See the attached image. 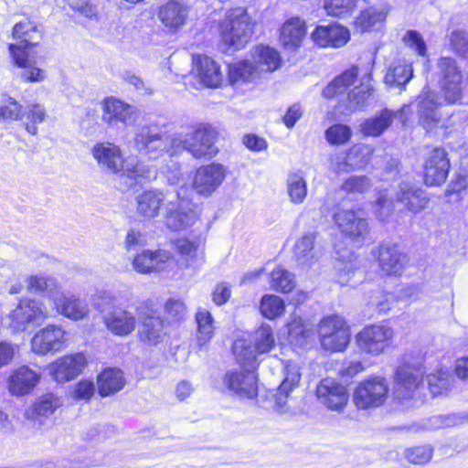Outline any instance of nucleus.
Masks as SVG:
<instances>
[{"instance_id": "26", "label": "nucleus", "mask_w": 468, "mask_h": 468, "mask_svg": "<svg viewBox=\"0 0 468 468\" xmlns=\"http://www.w3.org/2000/svg\"><path fill=\"white\" fill-rule=\"evenodd\" d=\"M334 218L340 231L353 239L367 233L366 219L353 210H340Z\"/></svg>"}, {"instance_id": "63", "label": "nucleus", "mask_w": 468, "mask_h": 468, "mask_svg": "<svg viewBox=\"0 0 468 468\" xmlns=\"http://www.w3.org/2000/svg\"><path fill=\"white\" fill-rule=\"evenodd\" d=\"M433 454V448L429 445L416 446L411 449V463L425 464L429 463Z\"/></svg>"}, {"instance_id": "14", "label": "nucleus", "mask_w": 468, "mask_h": 468, "mask_svg": "<svg viewBox=\"0 0 468 468\" xmlns=\"http://www.w3.org/2000/svg\"><path fill=\"white\" fill-rule=\"evenodd\" d=\"M450 160L443 148L435 147L428 154L424 165V182L430 186L442 185L448 176Z\"/></svg>"}, {"instance_id": "3", "label": "nucleus", "mask_w": 468, "mask_h": 468, "mask_svg": "<svg viewBox=\"0 0 468 468\" xmlns=\"http://www.w3.org/2000/svg\"><path fill=\"white\" fill-rule=\"evenodd\" d=\"M116 301L109 292H100L95 300L96 309L102 314L106 329L115 336L126 337L133 334L138 324V315L122 306H112Z\"/></svg>"}, {"instance_id": "28", "label": "nucleus", "mask_w": 468, "mask_h": 468, "mask_svg": "<svg viewBox=\"0 0 468 468\" xmlns=\"http://www.w3.org/2000/svg\"><path fill=\"white\" fill-rule=\"evenodd\" d=\"M194 69L200 81L207 87L216 88L223 80L219 66L209 57L198 55L194 58Z\"/></svg>"}, {"instance_id": "21", "label": "nucleus", "mask_w": 468, "mask_h": 468, "mask_svg": "<svg viewBox=\"0 0 468 468\" xmlns=\"http://www.w3.org/2000/svg\"><path fill=\"white\" fill-rule=\"evenodd\" d=\"M313 41L321 48H338L350 39L349 30L337 23L315 27L311 35Z\"/></svg>"}, {"instance_id": "11", "label": "nucleus", "mask_w": 468, "mask_h": 468, "mask_svg": "<svg viewBox=\"0 0 468 468\" xmlns=\"http://www.w3.org/2000/svg\"><path fill=\"white\" fill-rule=\"evenodd\" d=\"M315 393L321 404L330 410L338 412L344 410L349 399L347 388L331 378L320 380Z\"/></svg>"}, {"instance_id": "39", "label": "nucleus", "mask_w": 468, "mask_h": 468, "mask_svg": "<svg viewBox=\"0 0 468 468\" xmlns=\"http://www.w3.org/2000/svg\"><path fill=\"white\" fill-rule=\"evenodd\" d=\"M232 352L235 356L237 362L246 368L250 370L256 368L258 366L257 355H259L252 347L250 343L245 339H237L233 343Z\"/></svg>"}, {"instance_id": "20", "label": "nucleus", "mask_w": 468, "mask_h": 468, "mask_svg": "<svg viewBox=\"0 0 468 468\" xmlns=\"http://www.w3.org/2000/svg\"><path fill=\"white\" fill-rule=\"evenodd\" d=\"M87 365V359L82 353L64 356L53 362L48 369L57 382H66L80 375Z\"/></svg>"}, {"instance_id": "33", "label": "nucleus", "mask_w": 468, "mask_h": 468, "mask_svg": "<svg viewBox=\"0 0 468 468\" xmlns=\"http://www.w3.org/2000/svg\"><path fill=\"white\" fill-rule=\"evenodd\" d=\"M187 16V7L179 1L170 0L160 7L159 18L170 28L181 27Z\"/></svg>"}, {"instance_id": "2", "label": "nucleus", "mask_w": 468, "mask_h": 468, "mask_svg": "<svg viewBox=\"0 0 468 468\" xmlns=\"http://www.w3.org/2000/svg\"><path fill=\"white\" fill-rule=\"evenodd\" d=\"M91 154L98 165L107 172L128 180L131 187L139 179L150 180L155 177V169L136 157L124 158L121 148L110 142L98 143L91 148Z\"/></svg>"}, {"instance_id": "54", "label": "nucleus", "mask_w": 468, "mask_h": 468, "mask_svg": "<svg viewBox=\"0 0 468 468\" xmlns=\"http://www.w3.org/2000/svg\"><path fill=\"white\" fill-rule=\"evenodd\" d=\"M370 84H362L354 88L348 93V107L351 110H359L367 106L369 97L372 95Z\"/></svg>"}, {"instance_id": "56", "label": "nucleus", "mask_w": 468, "mask_h": 468, "mask_svg": "<svg viewBox=\"0 0 468 468\" xmlns=\"http://www.w3.org/2000/svg\"><path fill=\"white\" fill-rule=\"evenodd\" d=\"M289 339L295 345H303L313 335L310 329H306L300 318L292 320L288 324Z\"/></svg>"}, {"instance_id": "61", "label": "nucleus", "mask_w": 468, "mask_h": 468, "mask_svg": "<svg viewBox=\"0 0 468 468\" xmlns=\"http://www.w3.org/2000/svg\"><path fill=\"white\" fill-rule=\"evenodd\" d=\"M394 203L387 197L385 193H381L373 206V213L380 221H385L392 214Z\"/></svg>"}, {"instance_id": "25", "label": "nucleus", "mask_w": 468, "mask_h": 468, "mask_svg": "<svg viewBox=\"0 0 468 468\" xmlns=\"http://www.w3.org/2000/svg\"><path fill=\"white\" fill-rule=\"evenodd\" d=\"M133 107L114 97L102 101V120L108 124L115 122L130 123L133 121Z\"/></svg>"}, {"instance_id": "31", "label": "nucleus", "mask_w": 468, "mask_h": 468, "mask_svg": "<svg viewBox=\"0 0 468 468\" xmlns=\"http://www.w3.org/2000/svg\"><path fill=\"white\" fill-rule=\"evenodd\" d=\"M12 36L15 39L19 40L14 45L22 46L26 50H30L41 39V32L37 24L29 19L16 23L13 27Z\"/></svg>"}, {"instance_id": "50", "label": "nucleus", "mask_w": 468, "mask_h": 468, "mask_svg": "<svg viewBox=\"0 0 468 468\" xmlns=\"http://www.w3.org/2000/svg\"><path fill=\"white\" fill-rule=\"evenodd\" d=\"M410 363L403 361L395 371L394 392L398 399H407L410 394Z\"/></svg>"}, {"instance_id": "19", "label": "nucleus", "mask_w": 468, "mask_h": 468, "mask_svg": "<svg viewBox=\"0 0 468 468\" xmlns=\"http://www.w3.org/2000/svg\"><path fill=\"white\" fill-rule=\"evenodd\" d=\"M439 69L441 74V86L445 100L449 103H454L461 97V72L455 65L454 59L448 57L440 59Z\"/></svg>"}, {"instance_id": "22", "label": "nucleus", "mask_w": 468, "mask_h": 468, "mask_svg": "<svg viewBox=\"0 0 468 468\" xmlns=\"http://www.w3.org/2000/svg\"><path fill=\"white\" fill-rule=\"evenodd\" d=\"M165 199V193L158 188H149L135 197L136 213L144 219H153L159 216Z\"/></svg>"}, {"instance_id": "55", "label": "nucleus", "mask_w": 468, "mask_h": 468, "mask_svg": "<svg viewBox=\"0 0 468 468\" xmlns=\"http://www.w3.org/2000/svg\"><path fill=\"white\" fill-rule=\"evenodd\" d=\"M22 105L15 99L7 97L0 104V122L22 121Z\"/></svg>"}, {"instance_id": "51", "label": "nucleus", "mask_w": 468, "mask_h": 468, "mask_svg": "<svg viewBox=\"0 0 468 468\" xmlns=\"http://www.w3.org/2000/svg\"><path fill=\"white\" fill-rule=\"evenodd\" d=\"M288 194L292 202L301 204L307 195L306 182L300 173H292L287 179Z\"/></svg>"}, {"instance_id": "64", "label": "nucleus", "mask_w": 468, "mask_h": 468, "mask_svg": "<svg viewBox=\"0 0 468 468\" xmlns=\"http://www.w3.org/2000/svg\"><path fill=\"white\" fill-rule=\"evenodd\" d=\"M450 40L452 49L456 53L462 56H465L468 53V36L465 32L461 30L453 31Z\"/></svg>"}, {"instance_id": "29", "label": "nucleus", "mask_w": 468, "mask_h": 468, "mask_svg": "<svg viewBox=\"0 0 468 468\" xmlns=\"http://www.w3.org/2000/svg\"><path fill=\"white\" fill-rule=\"evenodd\" d=\"M39 374L27 366L16 369L9 378L8 388L13 395L30 392L39 380Z\"/></svg>"}, {"instance_id": "43", "label": "nucleus", "mask_w": 468, "mask_h": 468, "mask_svg": "<svg viewBox=\"0 0 468 468\" xmlns=\"http://www.w3.org/2000/svg\"><path fill=\"white\" fill-rule=\"evenodd\" d=\"M385 83L389 87L398 88L399 90L406 89L410 81V69L405 60H397L388 69L384 78Z\"/></svg>"}, {"instance_id": "23", "label": "nucleus", "mask_w": 468, "mask_h": 468, "mask_svg": "<svg viewBox=\"0 0 468 468\" xmlns=\"http://www.w3.org/2000/svg\"><path fill=\"white\" fill-rule=\"evenodd\" d=\"M224 383L229 390L248 399L257 396L256 376L250 370L246 372H228L224 377Z\"/></svg>"}, {"instance_id": "32", "label": "nucleus", "mask_w": 468, "mask_h": 468, "mask_svg": "<svg viewBox=\"0 0 468 468\" xmlns=\"http://www.w3.org/2000/svg\"><path fill=\"white\" fill-rule=\"evenodd\" d=\"M398 113L399 112L384 109L379 113L366 119L360 125V131L366 136L378 137L391 126Z\"/></svg>"}, {"instance_id": "27", "label": "nucleus", "mask_w": 468, "mask_h": 468, "mask_svg": "<svg viewBox=\"0 0 468 468\" xmlns=\"http://www.w3.org/2000/svg\"><path fill=\"white\" fill-rule=\"evenodd\" d=\"M306 35L305 22L300 17L287 19L281 28L280 40L288 50H296Z\"/></svg>"}, {"instance_id": "59", "label": "nucleus", "mask_w": 468, "mask_h": 468, "mask_svg": "<svg viewBox=\"0 0 468 468\" xmlns=\"http://www.w3.org/2000/svg\"><path fill=\"white\" fill-rule=\"evenodd\" d=\"M352 135L351 129L345 124H335L325 132V137L331 144H344L349 141Z\"/></svg>"}, {"instance_id": "10", "label": "nucleus", "mask_w": 468, "mask_h": 468, "mask_svg": "<svg viewBox=\"0 0 468 468\" xmlns=\"http://www.w3.org/2000/svg\"><path fill=\"white\" fill-rule=\"evenodd\" d=\"M227 176L226 167L218 163L199 166L193 177L192 187L203 197H209L223 183Z\"/></svg>"}, {"instance_id": "53", "label": "nucleus", "mask_w": 468, "mask_h": 468, "mask_svg": "<svg viewBox=\"0 0 468 468\" xmlns=\"http://www.w3.org/2000/svg\"><path fill=\"white\" fill-rule=\"evenodd\" d=\"M285 305L283 301L277 295L266 294L261 302V312L263 316L274 319L283 314Z\"/></svg>"}, {"instance_id": "41", "label": "nucleus", "mask_w": 468, "mask_h": 468, "mask_svg": "<svg viewBox=\"0 0 468 468\" xmlns=\"http://www.w3.org/2000/svg\"><path fill=\"white\" fill-rule=\"evenodd\" d=\"M428 388L432 397L447 395L453 388L454 378L449 370L440 369L427 376Z\"/></svg>"}, {"instance_id": "37", "label": "nucleus", "mask_w": 468, "mask_h": 468, "mask_svg": "<svg viewBox=\"0 0 468 468\" xmlns=\"http://www.w3.org/2000/svg\"><path fill=\"white\" fill-rule=\"evenodd\" d=\"M338 255L335 265L337 282L341 285H349L357 269L356 257L348 250L338 252Z\"/></svg>"}, {"instance_id": "16", "label": "nucleus", "mask_w": 468, "mask_h": 468, "mask_svg": "<svg viewBox=\"0 0 468 468\" xmlns=\"http://www.w3.org/2000/svg\"><path fill=\"white\" fill-rule=\"evenodd\" d=\"M283 380L274 395V409L280 413L290 411L289 400L291 393L298 387L301 379V371L298 364L287 361L283 368Z\"/></svg>"}, {"instance_id": "1", "label": "nucleus", "mask_w": 468, "mask_h": 468, "mask_svg": "<svg viewBox=\"0 0 468 468\" xmlns=\"http://www.w3.org/2000/svg\"><path fill=\"white\" fill-rule=\"evenodd\" d=\"M217 135L216 130L210 125L200 123L191 133H175L168 142L156 125H145L135 133L134 147L141 154H153L166 151L170 144L173 153L186 150L195 158H202L218 154L215 145Z\"/></svg>"}, {"instance_id": "42", "label": "nucleus", "mask_w": 468, "mask_h": 468, "mask_svg": "<svg viewBox=\"0 0 468 468\" xmlns=\"http://www.w3.org/2000/svg\"><path fill=\"white\" fill-rule=\"evenodd\" d=\"M197 340L199 347L206 346L214 333V319L209 311L198 308L196 313Z\"/></svg>"}, {"instance_id": "48", "label": "nucleus", "mask_w": 468, "mask_h": 468, "mask_svg": "<svg viewBox=\"0 0 468 468\" xmlns=\"http://www.w3.org/2000/svg\"><path fill=\"white\" fill-rule=\"evenodd\" d=\"M46 117V109L39 103L29 104L22 112V120H24V118L26 119V121H24V127L27 132L32 135L37 133V124L43 122Z\"/></svg>"}, {"instance_id": "52", "label": "nucleus", "mask_w": 468, "mask_h": 468, "mask_svg": "<svg viewBox=\"0 0 468 468\" xmlns=\"http://www.w3.org/2000/svg\"><path fill=\"white\" fill-rule=\"evenodd\" d=\"M255 74L256 69L249 61H239L229 67V78L232 84L250 81Z\"/></svg>"}, {"instance_id": "30", "label": "nucleus", "mask_w": 468, "mask_h": 468, "mask_svg": "<svg viewBox=\"0 0 468 468\" xmlns=\"http://www.w3.org/2000/svg\"><path fill=\"white\" fill-rule=\"evenodd\" d=\"M378 263L381 270L388 275H400L404 270V261L396 245H381L378 250Z\"/></svg>"}, {"instance_id": "15", "label": "nucleus", "mask_w": 468, "mask_h": 468, "mask_svg": "<svg viewBox=\"0 0 468 468\" xmlns=\"http://www.w3.org/2000/svg\"><path fill=\"white\" fill-rule=\"evenodd\" d=\"M9 54L14 64L21 69L20 79L24 82H42L46 79L44 69L36 66L35 56L30 50H26L22 46L9 44Z\"/></svg>"}, {"instance_id": "13", "label": "nucleus", "mask_w": 468, "mask_h": 468, "mask_svg": "<svg viewBox=\"0 0 468 468\" xmlns=\"http://www.w3.org/2000/svg\"><path fill=\"white\" fill-rule=\"evenodd\" d=\"M67 340V332L58 324H48L38 330L31 339V349L38 355L62 349Z\"/></svg>"}, {"instance_id": "58", "label": "nucleus", "mask_w": 468, "mask_h": 468, "mask_svg": "<svg viewBox=\"0 0 468 468\" xmlns=\"http://www.w3.org/2000/svg\"><path fill=\"white\" fill-rule=\"evenodd\" d=\"M457 423V417L454 414L450 415H435L425 419L418 425V429L436 430L445 427L453 426Z\"/></svg>"}, {"instance_id": "62", "label": "nucleus", "mask_w": 468, "mask_h": 468, "mask_svg": "<svg viewBox=\"0 0 468 468\" xmlns=\"http://www.w3.org/2000/svg\"><path fill=\"white\" fill-rule=\"evenodd\" d=\"M371 186L370 180L367 176H351L345 181L342 188L346 192L363 193Z\"/></svg>"}, {"instance_id": "49", "label": "nucleus", "mask_w": 468, "mask_h": 468, "mask_svg": "<svg viewBox=\"0 0 468 468\" xmlns=\"http://www.w3.org/2000/svg\"><path fill=\"white\" fill-rule=\"evenodd\" d=\"M270 285L275 291L289 292L295 286L294 275L282 267H277L270 274Z\"/></svg>"}, {"instance_id": "6", "label": "nucleus", "mask_w": 468, "mask_h": 468, "mask_svg": "<svg viewBox=\"0 0 468 468\" xmlns=\"http://www.w3.org/2000/svg\"><path fill=\"white\" fill-rule=\"evenodd\" d=\"M49 317L50 312L42 301L22 298L5 318V324L14 332H21L27 330L30 324H41Z\"/></svg>"}, {"instance_id": "4", "label": "nucleus", "mask_w": 468, "mask_h": 468, "mask_svg": "<svg viewBox=\"0 0 468 468\" xmlns=\"http://www.w3.org/2000/svg\"><path fill=\"white\" fill-rule=\"evenodd\" d=\"M252 25L248 13L242 8L232 10L221 25V41L224 51L241 49L250 40Z\"/></svg>"}, {"instance_id": "35", "label": "nucleus", "mask_w": 468, "mask_h": 468, "mask_svg": "<svg viewBox=\"0 0 468 468\" xmlns=\"http://www.w3.org/2000/svg\"><path fill=\"white\" fill-rule=\"evenodd\" d=\"M314 240L315 235L312 232H308L299 238L295 242L293 254L299 264L310 266L317 260L314 250Z\"/></svg>"}, {"instance_id": "5", "label": "nucleus", "mask_w": 468, "mask_h": 468, "mask_svg": "<svg viewBox=\"0 0 468 468\" xmlns=\"http://www.w3.org/2000/svg\"><path fill=\"white\" fill-rule=\"evenodd\" d=\"M186 190L185 186L180 187L176 192V199L169 201L165 206V224L171 230H185L200 222L197 206L185 197Z\"/></svg>"}, {"instance_id": "36", "label": "nucleus", "mask_w": 468, "mask_h": 468, "mask_svg": "<svg viewBox=\"0 0 468 468\" xmlns=\"http://www.w3.org/2000/svg\"><path fill=\"white\" fill-rule=\"evenodd\" d=\"M123 374L119 369L107 368L98 377V389L102 397L113 394L122 388Z\"/></svg>"}, {"instance_id": "47", "label": "nucleus", "mask_w": 468, "mask_h": 468, "mask_svg": "<svg viewBox=\"0 0 468 468\" xmlns=\"http://www.w3.org/2000/svg\"><path fill=\"white\" fill-rule=\"evenodd\" d=\"M357 73L358 69L356 67H353L337 76L323 90L324 96L326 98H333L337 94L343 93L347 87L351 86L355 82Z\"/></svg>"}, {"instance_id": "44", "label": "nucleus", "mask_w": 468, "mask_h": 468, "mask_svg": "<svg viewBox=\"0 0 468 468\" xmlns=\"http://www.w3.org/2000/svg\"><path fill=\"white\" fill-rule=\"evenodd\" d=\"M252 341L259 355L269 353L276 346L274 331L267 324H262L254 331Z\"/></svg>"}, {"instance_id": "24", "label": "nucleus", "mask_w": 468, "mask_h": 468, "mask_svg": "<svg viewBox=\"0 0 468 468\" xmlns=\"http://www.w3.org/2000/svg\"><path fill=\"white\" fill-rule=\"evenodd\" d=\"M204 243V238L195 235L192 238L178 239L175 245L176 251L180 254L179 264L182 268L194 267L203 261V252L201 247Z\"/></svg>"}, {"instance_id": "46", "label": "nucleus", "mask_w": 468, "mask_h": 468, "mask_svg": "<svg viewBox=\"0 0 468 468\" xmlns=\"http://www.w3.org/2000/svg\"><path fill=\"white\" fill-rule=\"evenodd\" d=\"M357 73L358 69L356 67H353L337 76L323 90L324 96L326 98H333L337 94L343 93L347 87L351 86L355 82Z\"/></svg>"}, {"instance_id": "17", "label": "nucleus", "mask_w": 468, "mask_h": 468, "mask_svg": "<svg viewBox=\"0 0 468 468\" xmlns=\"http://www.w3.org/2000/svg\"><path fill=\"white\" fill-rule=\"evenodd\" d=\"M51 302L58 314L73 321L83 320L90 313L89 305L84 300L61 289L56 295H52Z\"/></svg>"}, {"instance_id": "57", "label": "nucleus", "mask_w": 468, "mask_h": 468, "mask_svg": "<svg viewBox=\"0 0 468 468\" xmlns=\"http://www.w3.org/2000/svg\"><path fill=\"white\" fill-rule=\"evenodd\" d=\"M385 18V13L378 11L374 8H369L360 13L356 20V24L363 31H367L369 30L372 27L376 26L378 23L384 21Z\"/></svg>"}, {"instance_id": "18", "label": "nucleus", "mask_w": 468, "mask_h": 468, "mask_svg": "<svg viewBox=\"0 0 468 468\" xmlns=\"http://www.w3.org/2000/svg\"><path fill=\"white\" fill-rule=\"evenodd\" d=\"M173 263L172 253L165 250H144L132 261L134 271L142 274L166 271Z\"/></svg>"}, {"instance_id": "38", "label": "nucleus", "mask_w": 468, "mask_h": 468, "mask_svg": "<svg viewBox=\"0 0 468 468\" xmlns=\"http://www.w3.org/2000/svg\"><path fill=\"white\" fill-rule=\"evenodd\" d=\"M254 60L257 69L266 72L276 70L282 64L280 53L275 48L263 45L255 48Z\"/></svg>"}, {"instance_id": "45", "label": "nucleus", "mask_w": 468, "mask_h": 468, "mask_svg": "<svg viewBox=\"0 0 468 468\" xmlns=\"http://www.w3.org/2000/svg\"><path fill=\"white\" fill-rule=\"evenodd\" d=\"M441 102L438 101V95L433 91L426 92L420 101V118L431 126L432 123L438 122L441 115L437 112Z\"/></svg>"}, {"instance_id": "34", "label": "nucleus", "mask_w": 468, "mask_h": 468, "mask_svg": "<svg viewBox=\"0 0 468 468\" xmlns=\"http://www.w3.org/2000/svg\"><path fill=\"white\" fill-rule=\"evenodd\" d=\"M61 405L62 400L59 397L53 393H48L39 398L33 404L32 408L27 410L26 416L32 420H38L39 418H48Z\"/></svg>"}, {"instance_id": "8", "label": "nucleus", "mask_w": 468, "mask_h": 468, "mask_svg": "<svg viewBox=\"0 0 468 468\" xmlns=\"http://www.w3.org/2000/svg\"><path fill=\"white\" fill-rule=\"evenodd\" d=\"M318 336L322 347L330 352H342L350 343V329L339 315H328L318 324Z\"/></svg>"}, {"instance_id": "7", "label": "nucleus", "mask_w": 468, "mask_h": 468, "mask_svg": "<svg viewBox=\"0 0 468 468\" xmlns=\"http://www.w3.org/2000/svg\"><path fill=\"white\" fill-rule=\"evenodd\" d=\"M388 390L386 378L371 376L356 385L353 392V402L358 410L377 409L386 402Z\"/></svg>"}, {"instance_id": "9", "label": "nucleus", "mask_w": 468, "mask_h": 468, "mask_svg": "<svg viewBox=\"0 0 468 468\" xmlns=\"http://www.w3.org/2000/svg\"><path fill=\"white\" fill-rule=\"evenodd\" d=\"M393 335L392 328L386 324H372L365 326L356 335V343L361 352L377 356L390 346Z\"/></svg>"}, {"instance_id": "12", "label": "nucleus", "mask_w": 468, "mask_h": 468, "mask_svg": "<svg viewBox=\"0 0 468 468\" xmlns=\"http://www.w3.org/2000/svg\"><path fill=\"white\" fill-rule=\"evenodd\" d=\"M135 311L143 325V340L152 346L159 344L165 335L164 322L155 315L152 303L149 301L142 302L136 306Z\"/></svg>"}, {"instance_id": "40", "label": "nucleus", "mask_w": 468, "mask_h": 468, "mask_svg": "<svg viewBox=\"0 0 468 468\" xmlns=\"http://www.w3.org/2000/svg\"><path fill=\"white\" fill-rule=\"evenodd\" d=\"M26 283L27 291L47 292L50 301H52V295H56L61 289L55 278L44 274L29 275L26 279Z\"/></svg>"}, {"instance_id": "60", "label": "nucleus", "mask_w": 468, "mask_h": 468, "mask_svg": "<svg viewBox=\"0 0 468 468\" xmlns=\"http://www.w3.org/2000/svg\"><path fill=\"white\" fill-rule=\"evenodd\" d=\"M356 0H324V9L329 16H339L355 6Z\"/></svg>"}]
</instances>
